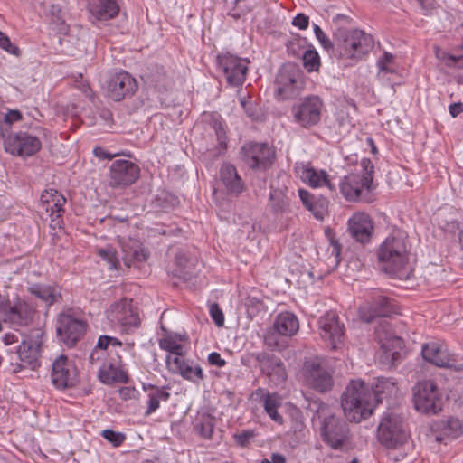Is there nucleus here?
Segmentation results:
<instances>
[{
    "label": "nucleus",
    "mask_w": 463,
    "mask_h": 463,
    "mask_svg": "<svg viewBox=\"0 0 463 463\" xmlns=\"http://www.w3.org/2000/svg\"><path fill=\"white\" fill-rule=\"evenodd\" d=\"M409 255L405 238L402 233L390 235L377 249L380 269L400 279H408Z\"/></svg>",
    "instance_id": "nucleus-1"
},
{
    "label": "nucleus",
    "mask_w": 463,
    "mask_h": 463,
    "mask_svg": "<svg viewBox=\"0 0 463 463\" xmlns=\"http://www.w3.org/2000/svg\"><path fill=\"white\" fill-rule=\"evenodd\" d=\"M341 406L349 421L361 422L369 418L376 407L373 393L362 380H352L342 395Z\"/></svg>",
    "instance_id": "nucleus-2"
},
{
    "label": "nucleus",
    "mask_w": 463,
    "mask_h": 463,
    "mask_svg": "<svg viewBox=\"0 0 463 463\" xmlns=\"http://www.w3.org/2000/svg\"><path fill=\"white\" fill-rule=\"evenodd\" d=\"M373 45V36L362 30L338 29L335 32V56L357 61L368 54Z\"/></svg>",
    "instance_id": "nucleus-3"
},
{
    "label": "nucleus",
    "mask_w": 463,
    "mask_h": 463,
    "mask_svg": "<svg viewBox=\"0 0 463 463\" xmlns=\"http://www.w3.org/2000/svg\"><path fill=\"white\" fill-rule=\"evenodd\" d=\"M88 321L84 314L74 308H67L57 317V335L67 346H74L86 334Z\"/></svg>",
    "instance_id": "nucleus-4"
},
{
    "label": "nucleus",
    "mask_w": 463,
    "mask_h": 463,
    "mask_svg": "<svg viewBox=\"0 0 463 463\" xmlns=\"http://www.w3.org/2000/svg\"><path fill=\"white\" fill-rule=\"evenodd\" d=\"M363 175L350 174L343 178L340 183V191L343 196L349 202L366 201L363 196L364 189L370 193L373 189V179L374 165L368 158L361 161Z\"/></svg>",
    "instance_id": "nucleus-5"
},
{
    "label": "nucleus",
    "mask_w": 463,
    "mask_h": 463,
    "mask_svg": "<svg viewBox=\"0 0 463 463\" xmlns=\"http://www.w3.org/2000/svg\"><path fill=\"white\" fill-rule=\"evenodd\" d=\"M409 437L402 417L393 411H385L377 428V439L387 449L403 445Z\"/></svg>",
    "instance_id": "nucleus-6"
},
{
    "label": "nucleus",
    "mask_w": 463,
    "mask_h": 463,
    "mask_svg": "<svg viewBox=\"0 0 463 463\" xmlns=\"http://www.w3.org/2000/svg\"><path fill=\"white\" fill-rule=\"evenodd\" d=\"M106 315L111 326L124 334L133 333L141 325L139 314L133 307L131 299L122 298L112 303Z\"/></svg>",
    "instance_id": "nucleus-7"
},
{
    "label": "nucleus",
    "mask_w": 463,
    "mask_h": 463,
    "mask_svg": "<svg viewBox=\"0 0 463 463\" xmlns=\"http://www.w3.org/2000/svg\"><path fill=\"white\" fill-rule=\"evenodd\" d=\"M414 408L426 414H436L442 408L441 394L432 380L419 381L412 388Z\"/></svg>",
    "instance_id": "nucleus-8"
},
{
    "label": "nucleus",
    "mask_w": 463,
    "mask_h": 463,
    "mask_svg": "<svg viewBox=\"0 0 463 463\" xmlns=\"http://www.w3.org/2000/svg\"><path fill=\"white\" fill-rule=\"evenodd\" d=\"M250 61L230 52L221 53L217 56L218 69L222 72L228 85L241 86L249 71Z\"/></svg>",
    "instance_id": "nucleus-9"
},
{
    "label": "nucleus",
    "mask_w": 463,
    "mask_h": 463,
    "mask_svg": "<svg viewBox=\"0 0 463 463\" xmlns=\"http://www.w3.org/2000/svg\"><path fill=\"white\" fill-rule=\"evenodd\" d=\"M302 373L305 383L317 392H327L334 385L332 372L318 358L306 361Z\"/></svg>",
    "instance_id": "nucleus-10"
},
{
    "label": "nucleus",
    "mask_w": 463,
    "mask_h": 463,
    "mask_svg": "<svg viewBox=\"0 0 463 463\" xmlns=\"http://www.w3.org/2000/svg\"><path fill=\"white\" fill-rule=\"evenodd\" d=\"M323 109V101L317 96H308L295 103L291 109L294 121L305 128L319 123Z\"/></svg>",
    "instance_id": "nucleus-11"
},
{
    "label": "nucleus",
    "mask_w": 463,
    "mask_h": 463,
    "mask_svg": "<svg viewBox=\"0 0 463 463\" xmlns=\"http://www.w3.org/2000/svg\"><path fill=\"white\" fill-rule=\"evenodd\" d=\"M51 380L59 390L74 387L79 382V372L75 364L66 355H59L52 362Z\"/></svg>",
    "instance_id": "nucleus-12"
},
{
    "label": "nucleus",
    "mask_w": 463,
    "mask_h": 463,
    "mask_svg": "<svg viewBox=\"0 0 463 463\" xmlns=\"http://www.w3.org/2000/svg\"><path fill=\"white\" fill-rule=\"evenodd\" d=\"M5 151L23 158L32 156L42 148L39 137L28 132H17L9 135L5 141Z\"/></svg>",
    "instance_id": "nucleus-13"
},
{
    "label": "nucleus",
    "mask_w": 463,
    "mask_h": 463,
    "mask_svg": "<svg viewBox=\"0 0 463 463\" xmlns=\"http://www.w3.org/2000/svg\"><path fill=\"white\" fill-rule=\"evenodd\" d=\"M139 176V166L129 160L117 159L109 167V184L113 188L128 187L133 184Z\"/></svg>",
    "instance_id": "nucleus-14"
},
{
    "label": "nucleus",
    "mask_w": 463,
    "mask_h": 463,
    "mask_svg": "<svg viewBox=\"0 0 463 463\" xmlns=\"http://www.w3.org/2000/svg\"><path fill=\"white\" fill-rule=\"evenodd\" d=\"M243 161L252 169L265 170L275 157L274 150L266 143H247L241 147Z\"/></svg>",
    "instance_id": "nucleus-15"
},
{
    "label": "nucleus",
    "mask_w": 463,
    "mask_h": 463,
    "mask_svg": "<svg viewBox=\"0 0 463 463\" xmlns=\"http://www.w3.org/2000/svg\"><path fill=\"white\" fill-rule=\"evenodd\" d=\"M165 364L169 372L181 375L184 380L199 385L204 380L201 365L182 356L166 355Z\"/></svg>",
    "instance_id": "nucleus-16"
},
{
    "label": "nucleus",
    "mask_w": 463,
    "mask_h": 463,
    "mask_svg": "<svg viewBox=\"0 0 463 463\" xmlns=\"http://www.w3.org/2000/svg\"><path fill=\"white\" fill-rule=\"evenodd\" d=\"M260 372L266 375L275 385L284 383L288 378L287 370L283 361L274 354L260 352L254 354Z\"/></svg>",
    "instance_id": "nucleus-17"
},
{
    "label": "nucleus",
    "mask_w": 463,
    "mask_h": 463,
    "mask_svg": "<svg viewBox=\"0 0 463 463\" xmlns=\"http://www.w3.org/2000/svg\"><path fill=\"white\" fill-rule=\"evenodd\" d=\"M359 317L366 323L376 317H389L395 312L394 300L377 292L372 296L370 302L359 308Z\"/></svg>",
    "instance_id": "nucleus-18"
},
{
    "label": "nucleus",
    "mask_w": 463,
    "mask_h": 463,
    "mask_svg": "<svg viewBox=\"0 0 463 463\" xmlns=\"http://www.w3.org/2000/svg\"><path fill=\"white\" fill-rule=\"evenodd\" d=\"M347 425L339 418L329 415L323 420L321 435L323 440L332 449H340L347 439Z\"/></svg>",
    "instance_id": "nucleus-19"
},
{
    "label": "nucleus",
    "mask_w": 463,
    "mask_h": 463,
    "mask_svg": "<svg viewBox=\"0 0 463 463\" xmlns=\"http://www.w3.org/2000/svg\"><path fill=\"white\" fill-rule=\"evenodd\" d=\"M136 90V80L125 71L111 75L107 83L108 96L115 101L131 97Z\"/></svg>",
    "instance_id": "nucleus-20"
},
{
    "label": "nucleus",
    "mask_w": 463,
    "mask_h": 463,
    "mask_svg": "<svg viewBox=\"0 0 463 463\" xmlns=\"http://www.w3.org/2000/svg\"><path fill=\"white\" fill-rule=\"evenodd\" d=\"M5 322L14 326H28L33 319L35 309L27 302L18 300L14 305L6 303L0 307Z\"/></svg>",
    "instance_id": "nucleus-21"
},
{
    "label": "nucleus",
    "mask_w": 463,
    "mask_h": 463,
    "mask_svg": "<svg viewBox=\"0 0 463 463\" xmlns=\"http://www.w3.org/2000/svg\"><path fill=\"white\" fill-rule=\"evenodd\" d=\"M299 78L300 74L297 69L291 66L283 67L275 80L278 97L288 99L297 96L301 84Z\"/></svg>",
    "instance_id": "nucleus-22"
},
{
    "label": "nucleus",
    "mask_w": 463,
    "mask_h": 463,
    "mask_svg": "<svg viewBox=\"0 0 463 463\" xmlns=\"http://www.w3.org/2000/svg\"><path fill=\"white\" fill-rule=\"evenodd\" d=\"M320 335L328 341L332 348H336L337 344L342 342L345 332L344 324L340 323L337 314L334 311L326 312L318 320Z\"/></svg>",
    "instance_id": "nucleus-23"
},
{
    "label": "nucleus",
    "mask_w": 463,
    "mask_h": 463,
    "mask_svg": "<svg viewBox=\"0 0 463 463\" xmlns=\"http://www.w3.org/2000/svg\"><path fill=\"white\" fill-rule=\"evenodd\" d=\"M421 354L425 361L438 367L459 370V367L456 365L455 355L450 354L442 344L437 342L425 344L422 346Z\"/></svg>",
    "instance_id": "nucleus-24"
},
{
    "label": "nucleus",
    "mask_w": 463,
    "mask_h": 463,
    "mask_svg": "<svg viewBox=\"0 0 463 463\" xmlns=\"http://www.w3.org/2000/svg\"><path fill=\"white\" fill-rule=\"evenodd\" d=\"M42 335L43 333L39 329L33 331L30 336L23 339L17 350L19 360L32 368L38 364Z\"/></svg>",
    "instance_id": "nucleus-25"
},
{
    "label": "nucleus",
    "mask_w": 463,
    "mask_h": 463,
    "mask_svg": "<svg viewBox=\"0 0 463 463\" xmlns=\"http://www.w3.org/2000/svg\"><path fill=\"white\" fill-rule=\"evenodd\" d=\"M348 231L351 236L361 243L370 241L373 223L370 216L365 213H355L348 220Z\"/></svg>",
    "instance_id": "nucleus-26"
},
{
    "label": "nucleus",
    "mask_w": 463,
    "mask_h": 463,
    "mask_svg": "<svg viewBox=\"0 0 463 463\" xmlns=\"http://www.w3.org/2000/svg\"><path fill=\"white\" fill-rule=\"evenodd\" d=\"M119 245L122 252V260L124 264L130 268L135 262L146 260L148 254L143 249L140 241L132 238L119 239Z\"/></svg>",
    "instance_id": "nucleus-27"
},
{
    "label": "nucleus",
    "mask_w": 463,
    "mask_h": 463,
    "mask_svg": "<svg viewBox=\"0 0 463 463\" xmlns=\"http://www.w3.org/2000/svg\"><path fill=\"white\" fill-rule=\"evenodd\" d=\"M220 181L228 194L238 196L245 189V184L240 177L236 167L230 163H223L221 165Z\"/></svg>",
    "instance_id": "nucleus-28"
},
{
    "label": "nucleus",
    "mask_w": 463,
    "mask_h": 463,
    "mask_svg": "<svg viewBox=\"0 0 463 463\" xmlns=\"http://www.w3.org/2000/svg\"><path fill=\"white\" fill-rule=\"evenodd\" d=\"M88 10L99 21L114 19L119 14L118 0H89Z\"/></svg>",
    "instance_id": "nucleus-29"
},
{
    "label": "nucleus",
    "mask_w": 463,
    "mask_h": 463,
    "mask_svg": "<svg viewBox=\"0 0 463 463\" xmlns=\"http://www.w3.org/2000/svg\"><path fill=\"white\" fill-rule=\"evenodd\" d=\"M28 292L51 307L62 300L61 289L57 285L33 283L28 288Z\"/></svg>",
    "instance_id": "nucleus-30"
},
{
    "label": "nucleus",
    "mask_w": 463,
    "mask_h": 463,
    "mask_svg": "<svg viewBox=\"0 0 463 463\" xmlns=\"http://www.w3.org/2000/svg\"><path fill=\"white\" fill-rule=\"evenodd\" d=\"M369 388L373 393L375 406L383 399L396 397L399 392L398 383L394 378L377 377Z\"/></svg>",
    "instance_id": "nucleus-31"
},
{
    "label": "nucleus",
    "mask_w": 463,
    "mask_h": 463,
    "mask_svg": "<svg viewBox=\"0 0 463 463\" xmlns=\"http://www.w3.org/2000/svg\"><path fill=\"white\" fill-rule=\"evenodd\" d=\"M98 379L104 384L111 385L117 383H128L129 376L127 372L109 360L100 364Z\"/></svg>",
    "instance_id": "nucleus-32"
},
{
    "label": "nucleus",
    "mask_w": 463,
    "mask_h": 463,
    "mask_svg": "<svg viewBox=\"0 0 463 463\" xmlns=\"http://www.w3.org/2000/svg\"><path fill=\"white\" fill-rule=\"evenodd\" d=\"M299 198L307 210L317 220H323L327 213L328 200L324 196H315L305 189L298 190Z\"/></svg>",
    "instance_id": "nucleus-33"
},
{
    "label": "nucleus",
    "mask_w": 463,
    "mask_h": 463,
    "mask_svg": "<svg viewBox=\"0 0 463 463\" xmlns=\"http://www.w3.org/2000/svg\"><path fill=\"white\" fill-rule=\"evenodd\" d=\"M167 386H156L151 383L143 384V390L148 392L147 394V408L145 412L146 416L154 413L159 407L160 402H166L170 398V392Z\"/></svg>",
    "instance_id": "nucleus-34"
},
{
    "label": "nucleus",
    "mask_w": 463,
    "mask_h": 463,
    "mask_svg": "<svg viewBox=\"0 0 463 463\" xmlns=\"http://www.w3.org/2000/svg\"><path fill=\"white\" fill-rule=\"evenodd\" d=\"M186 335L169 332L164 329L163 336L158 340L159 347L167 351L175 356H182L184 354V345L182 342L187 341Z\"/></svg>",
    "instance_id": "nucleus-35"
},
{
    "label": "nucleus",
    "mask_w": 463,
    "mask_h": 463,
    "mask_svg": "<svg viewBox=\"0 0 463 463\" xmlns=\"http://www.w3.org/2000/svg\"><path fill=\"white\" fill-rule=\"evenodd\" d=\"M269 206L275 214L291 212L290 198L288 196V188L270 186Z\"/></svg>",
    "instance_id": "nucleus-36"
},
{
    "label": "nucleus",
    "mask_w": 463,
    "mask_h": 463,
    "mask_svg": "<svg viewBox=\"0 0 463 463\" xmlns=\"http://www.w3.org/2000/svg\"><path fill=\"white\" fill-rule=\"evenodd\" d=\"M273 329L279 335L292 336L297 334L299 329L298 319L291 312H282L276 317Z\"/></svg>",
    "instance_id": "nucleus-37"
},
{
    "label": "nucleus",
    "mask_w": 463,
    "mask_h": 463,
    "mask_svg": "<svg viewBox=\"0 0 463 463\" xmlns=\"http://www.w3.org/2000/svg\"><path fill=\"white\" fill-rule=\"evenodd\" d=\"M146 78V82L156 88L159 91L168 90L173 83L171 77L168 76L165 68L157 64L152 65L148 69Z\"/></svg>",
    "instance_id": "nucleus-38"
},
{
    "label": "nucleus",
    "mask_w": 463,
    "mask_h": 463,
    "mask_svg": "<svg viewBox=\"0 0 463 463\" xmlns=\"http://www.w3.org/2000/svg\"><path fill=\"white\" fill-rule=\"evenodd\" d=\"M300 177L304 183H307L313 188L325 185L330 190L335 189V186L331 184L326 173L325 171H317L312 166L304 167Z\"/></svg>",
    "instance_id": "nucleus-39"
},
{
    "label": "nucleus",
    "mask_w": 463,
    "mask_h": 463,
    "mask_svg": "<svg viewBox=\"0 0 463 463\" xmlns=\"http://www.w3.org/2000/svg\"><path fill=\"white\" fill-rule=\"evenodd\" d=\"M56 201L51 202L50 205L42 206L46 213H49L51 218V226L52 228H61L63 222L62 215L65 212L64 204L66 203V198L62 194H55Z\"/></svg>",
    "instance_id": "nucleus-40"
},
{
    "label": "nucleus",
    "mask_w": 463,
    "mask_h": 463,
    "mask_svg": "<svg viewBox=\"0 0 463 463\" xmlns=\"http://www.w3.org/2000/svg\"><path fill=\"white\" fill-rule=\"evenodd\" d=\"M440 431L441 433L435 437V439L438 442H442L447 439H457L463 432L461 421L457 418L450 417L441 423Z\"/></svg>",
    "instance_id": "nucleus-41"
},
{
    "label": "nucleus",
    "mask_w": 463,
    "mask_h": 463,
    "mask_svg": "<svg viewBox=\"0 0 463 463\" xmlns=\"http://www.w3.org/2000/svg\"><path fill=\"white\" fill-rule=\"evenodd\" d=\"M280 405V397L278 393L273 392L266 395V400L263 402L264 410L269 418L278 424H282L284 421L283 417L278 412V408Z\"/></svg>",
    "instance_id": "nucleus-42"
},
{
    "label": "nucleus",
    "mask_w": 463,
    "mask_h": 463,
    "mask_svg": "<svg viewBox=\"0 0 463 463\" xmlns=\"http://www.w3.org/2000/svg\"><path fill=\"white\" fill-rule=\"evenodd\" d=\"M215 424V419L210 414L200 415L194 423V429L196 433L204 439H211Z\"/></svg>",
    "instance_id": "nucleus-43"
},
{
    "label": "nucleus",
    "mask_w": 463,
    "mask_h": 463,
    "mask_svg": "<svg viewBox=\"0 0 463 463\" xmlns=\"http://www.w3.org/2000/svg\"><path fill=\"white\" fill-rule=\"evenodd\" d=\"M255 7V3L250 0H233L232 6L229 8L228 15L235 20L245 16Z\"/></svg>",
    "instance_id": "nucleus-44"
},
{
    "label": "nucleus",
    "mask_w": 463,
    "mask_h": 463,
    "mask_svg": "<svg viewBox=\"0 0 463 463\" xmlns=\"http://www.w3.org/2000/svg\"><path fill=\"white\" fill-rule=\"evenodd\" d=\"M402 344L403 341L401 337L394 336L383 342L381 346L386 356H391L392 360L394 361L400 355L398 350L402 348Z\"/></svg>",
    "instance_id": "nucleus-45"
},
{
    "label": "nucleus",
    "mask_w": 463,
    "mask_h": 463,
    "mask_svg": "<svg viewBox=\"0 0 463 463\" xmlns=\"http://www.w3.org/2000/svg\"><path fill=\"white\" fill-rule=\"evenodd\" d=\"M213 128L214 129L218 146H219V154L223 152L227 147V136L226 129L224 124L220 120H213Z\"/></svg>",
    "instance_id": "nucleus-46"
},
{
    "label": "nucleus",
    "mask_w": 463,
    "mask_h": 463,
    "mask_svg": "<svg viewBox=\"0 0 463 463\" xmlns=\"http://www.w3.org/2000/svg\"><path fill=\"white\" fill-rule=\"evenodd\" d=\"M303 63L308 71H317L320 66V58L315 50H307L303 54Z\"/></svg>",
    "instance_id": "nucleus-47"
},
{
    "label": "nucleus",
    "mask_w": 463,
    "mask_h": 463,
    "mask_svg": "<svg viewBox=\"0 0 463 463\" xmlns=\"http://www.w3.org/2000/svg\"><path fill=\"white\" fill-rule=\"evenodd\" d=\"M98 253L108 262L110 269H118L119 268V260L117 256V251L112 247L100 249Z\"/></svg>",
    "instance_id": "nucleus-48"
},
{
    "label": "nucleus",
    "mask_w": 463,
    "mask_h": 463,
    "mask_svg": "<svg viewBox=\"0 0 463 463\" xmlns=\"http://www.w3.org/2000/svg\"><path fill=\"white\" fill-rule=\"evenodd\" d=\"M175 261L177 269L173 272L174 276L186 279L187 272H185L184 269L187 268L189 263L188 257L183 251H179L175 254Z\"/></svg>",
    "instance_id": "nucleus-49"
},
{
    "label": "nucleus",
    "mask_w": 463,
    "mask_h": 463,
    "mask_svg": "<svg viewBox=\"0 0 463 463\" xmlns=\"http://www.w3.org/2000/svg\"><path fill=\"white\" fill-rule=\"evenodd\" d=\"M314 33L317 37V39L319 41L321 45L325 50L327 52H332L335 55V34L334 35V43L330 41V39L327 37V35L323 32V30L317 25H313Z\"/></svg>",
    "instance_id": "nucleus-50"
},
{
    "label": "nucleus",
    "mask_w": 463,
    "mask_h": 463,
    "mask_svg": "<svg viewBox=\"0 0 463 463\" xmlns=\"http://www.w3.org/2000/svg\"><path fill=\"white\" fill-rule=\"evenodd\" d=\"M256 436L257 433L254 430L247 429L234 433L233 439L237 445L241 447H247Z\"/></svg>",
    "instance_id": "nucleus-51"
},
{
    "label": "nucleus",
    "mask_w": 463,
    "mask_h": 463,
    "mask_svg": "<svg viewBox=\"0 0 463 463\" xmlns=\"http://www.w3.org/2000/svg\"><path fill=\"white\" fill-rule=\"evenodd\" d=\"M100 435L114 447H119L126 440V435L123 432L115 431L110 429L103 430Z\"/></svg>",
    "instance_id": "nucleus-52"
},
{
    "label": "nucleus",
    "mask_w": 463,
    "mask_h": 463,
    "mask_svg": "<svg viewBox=\"0 0 463 463\" xmlns=\"http://www.w3.org/2000/svg\"><path fill=\"white\" fill-rule=\"evenodd\" d=\"M241 105L244 109L245 113L253 120H259L260 118V112L258 106L250 100H247L244 98L241 99Z\"/></svg>",
    "instance_id": "nucleus-53"
},
{
    "label": "nucleus",
    "mask_w": 463,
    "mask_h": 463,
    "mask_svg": "<svg viewBox=\"0 0 463 463\" xmlns=\"http://www.w3.org/2000/svg\"><path fill=\"white\" fill-rule=\"evenodd\" d=\"M0 48L6 52L18 56L20 54V49L11 43L10 38L0 31Z\"/></svg>",
    "instance_id": "nucleus-54"
},
{
    "label": "nucleus",
    "mask_w": 463,
    "mask_h": 463,
    "mask_svg": "<svg viewBox=\"0 0 463 463\" xmlns=\"http://www.w3.org/2000/svg\"><path fill=\"white\" fill-rule=\"evenodd\" d=\"M210 315L212 319L214 321L216 326H222L224 324V315L220 308L219 305L216 303H213L210 306Z\"/></svg>",
    "instance_id": "nucleus-55"
},
{
    "label": "nucleus",
    "mask_w": 463,
    "mask_h": 463,
    "mask_svg": "<svg viewBox=\"0 0 463 463\" xmlns=\"http://www.w3.org/2000/svg\"><path fill=\"white\" fill-rule=\"evenodd\" d=\"M22 119V114L19 110H9L7 113L0 112V124L2 122L11 125Z\"/></svg>",
    "instance_id": "nucleus-56"
},
{
    "label": "nucleus",
    "mask_w": 463,
    "mask_h": 463,
    "mask_svg": "<svg viewBox=\"0 0 463 463\" xmlns=\"http://www.w3.org/2000/svg\"><path fill=\"white\" fill-rule=\"evenodd\" d=\"M393 61L392 54L389 52H383L381 59L378 61V67L380 70V72H385V73H392L393 72V70L390 69L388 65L392 63Z\"/></svg>",
    "instance_id": "nucleus-57"
},
{
    "label": "nucleus",
    "mask_w": 463,
    "mask_h": 463,
    "mask_svg": "<svg viewBox=\"0 0 463 463\" xmlns=\"http://www.w3.org/2000/svg\"><path fill=\"white\" fill-rule=\"evenodd\" d=\"M436 56L438 59L444 61L448 66L455 65L461 59L459 56H456L446 52H440L439 48L436 50Z\"/></svg>",
    "instance_id": "nucleus-58"
},
{
    "label": "nucleus",
    "mask_w": 463,
    "mask_h": 463,
    "mask_svg": "<svg viewBox=\"0 0 463 463\" xmlns=\"http://www.w3.org/2000/svg\"><path fill=\"white\" fill-rule=\"evenodd\" d=\"M107 355H108L107 352H105L103 350H99L94 347V349L91 351V353L90 354L89 362L92 365L98 364L99 363L102 364L104 362H108L109 360H107Z\"/></svg>",
    "instance_id": "nucleus-59"
},
{
    "label": "nucleus",
    "mask_w": 463,
    "mask_h": 463,
    "mask_svg": "<svg viewBox=\"0 0 463 463\" xmlns=\"http://www.w3.org/2000/svg\"><path fill=\"white\" fill-rule=\"evenodd\" d=\"M442 228L445 232H449L451 234H458V238L461 240L463 235V229L460 227V223L455 220H451L450 222H447Z\"/></svg>",
    "instance_id": "nucleus-60"
},
{
    "label": "nucleus",
    "mask_w": 463,
    "mask_h": 463,
    "mask_svg": "<svg viewBox=\"0 0 463 463\" xmlns=\"http://www.w3.org/2000/svg\"><path fill=\"white\" fill-rule=\"evenodd\" d=\"M49 14L53 23L57 24H64L65 21L62 17V12L60 5H52L49 8Z\"/></svg>",
    "instance_id": "nucleus-61"
},
{
    "label": "nucleus",
    "mask_w": 463,
    "mask_h": 463,
    "mask_svg": "<svg viewBox=\"0 0 463 463\" xmlns=\"http://www.w3.org/2000/svg\"><path fill=\"white\" fill-rule=\"evenodd\" d=\"M119 396L124 401L134 400L138 396V391L135 387L125 386L118 390Z\"/></svg>",
    "instance_id": "nucleus-62"
},
{
    "label": "nucleus",
    "mask_w": 463,
    "mask_h": 463,
    "mask_svg": "<svg viewBox=\"0 0 463 463\" xmlns=\"http://www.w3.org/2000/svg\"><path fill=\"white\" fill-rule=\"evenodd\" d=\"M55 194H61L55 189L45 190L41 194V198H40L42 206L50 205L51 202L52 203L55 202L56 201V196H54Z\"/></svg>",
    "instance_id": "nucleus-63"
},
{
    "label": "nucleus",
    "mask_w": 463,
    "mask_h": 463,
    "mask_svg": "<svg viewBox=\"0 0 463 463\" xmlns=\"http://www.w3.org/2000/svg\"><path fill=\"white\" fill-rule=\"evenodd\" d=\"M292 24L298 28H299L300 30H305L308 27V24H309V17L307 16L306 14L300 13V14H298L293 21H292Z\"/></svg>",
    "instance_id": "nucleus-64"
}]
</instances>
